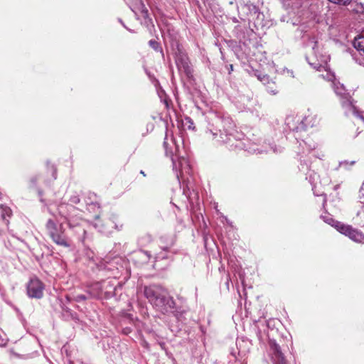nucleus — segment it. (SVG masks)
I'll return each mask as SVG.
<instances>
[{
	"instance_id": "1",
	"label": "nucleus",
	"mask_w": 364,
	"mask_h": 364,
	"mask_svg": "<svg viewBox=\"0 0 364 364\" xmlns=\"http://www.w3.org/2000/svg\"><path fill=\"white\" fill-rule=\"evenodd\" d=\"M208 131L207 137L218 144H227L231 141V133L234 125L229 117H225L217 113H210L207 117Z\"/></svg>"
},
{
	"instance_id": "2",
	"label": "nucleus",
	"mask_w": 364,
	"mask_h": 364,
	"mask_svg": "<svg viewBox=\"0 0 364 364\" xmlns=\"http://www.w3.org/2000/svg\"><path fill=\"white\" fill-rule=\"evenodd\" d=\"M144 294L153 306L162 314L173 312L175 302L173 299L169 296L166 289L159 285H150L144 287ZM174 315L179 318L181 313L176 310Z\"/></svg>"
},
{
	"instance_id": "3",
	"label": "nucleus",
	"mask_w": 364,
	"mask_h": 364,
	"mask_svg": "<svg viewBox=\"0 0 364 364\" xmlns=\"http://www.w3.org/2000/svg\"><path fill=\"white\" fill-rule=\"evenodd\" d=\"M310 43L312 44V53L306 57L309 64L315 70H321L326 69L330 56L323 51V48L320 47L318 43L313 38Z\"/></svg>"
},
{
	"instance_id": "4",
	"label": "nucleus",
	"mask_w": 364,
	"mask_h": 364,
	"mask_svg": "<svg viewBox=\"0 0 364 364\" xmlns=\"http://www.w3.org/2000/svg\"><path fill=\"white\" fill-rule=\"evenodd\" d=\"M95 227L98 229V230L107 235L112 233L114 230H120L122 228V223H120L118 221L117 216L114 214H111L109 217H105L103 218H100V217L97 215L95 218Z\"/></svg>"
},
{
	"instance_id": "5",
	"label": "nucleus",
	"mask_w": 364,
	"mask_h": 364,
	"mask_svg": "<svg viewBox=\"0 0 364 364\" xmlns=\"http://www.w3.org/2000/svg\"><path fill=\"white\" fill-rule=\"evenodd\" d=\"M46 228L48 235L55 244L65 247L70 246L62 225L58 226L52 219H49L46 223Z\"/></svg>"
},
{
	"instance_id": "6",
	"label": "nucleus",
	"mask_w": 364,
	"mask_h": 364,
	"mask_svg": "<svg viewBox=\"0 0 364 364\" xmlns=\"http://www.w3.org/2000/svg\"><path fill=\"white\" fill-rule=\"evenodd\" d=\"M314 117L311 115L288 117L286 123L290 129L296 132L305 130L309 127L314 125Z\"/></svg>"
},
{
	"instance_id": "7",
	"label": "nucleus",
	"mask_w": 364,
	"mask_h": 364,
	"mask_svg": "<svg viewBox=\"0 0 364 364\" xmlns=\"http://www.w3.org/2000/svg\"><path fill=\"white\" fill-rule=\"evenodd\" d=\"M336 226L338 231L348 236L353 241L364 244V234L362 232L343 223H337Z\"/></svg>"
},
{
	"instance_id": "8",
	"label": "nucleus",
	"mask_w": 364,
	"mask_h": 364,
	"mask_svg": "<svg viewBox=\"0 0 364 364\" xmlns=\"http://www.w3.org/2000/svg\"><path fill=\"white\" fill-rule=\"evenodd\" d=\"M43 289V284L37 278L31 279L26 286L27 294L30 298H42Z\"/></svg>"
},
{
	"instance_id": "9",
	"label": "nucleus",
	"mask_w": 364,
	"mask_h": 364,
	"mask_svg": "<svg viewBox=\"0 0 364 364\" xmlns=\"http://www.w3.org/2000/svg\"><path fill=\"white\" fill-rule=\"evenodd\" d=\"M336 93L341 97V103L343 108L345 109V114L346 115L349 114H357V110L353 101L348 93H343L336 90Z\"/></svg>"
},
{
	"instance_id": "10",
	"label": "nucleus",
	"mask_w": 364,
	"mask_h": 364,
	"mask_svg": "<svg viewBox=\"0 0 364 364\" xmlns=\"http://www.w3.org/2000/svg\"><path fill=\"white\" fill-rule=\"evenodd\" d=\"M336 93L341 97V103L343 108L345 109V114L346 115L349 114H357V110L353 101L348 93H343L336 90Z\"/></svg>"
},
{
	"instance_id": "11",
	"label": "nucleus",
	"mask_w": 364,
	"mask_h": 364,
	"mask_svg": "<svg viewBox=\"0 0 364 364\" xmlns=\"http://www.w3.org/2000/svg\"><path fill=\"white\" fill-rule=\"evenodd\" d=\"M178 70L185 74L187 77H191L193 74V69L188 58L185 55H181L176 60Z\"/></svg>"
},
{
	"instance_id": "12",
	"label": "nucleus",
	"mask_w": 364,
	"mask_h": 364,
	"mask_svg": "<svg viewBox=\"0 0 364 364\" xmlns=\"http://www.w3.org/2000/svg\"><path fill=\"white\" fill-rule=\"evenodd\" d=\"M101 288H102L103 296L106 299L110 298L115 295L117 289V280L112 279L100 282Z\"/></svg>"
},
{
	"instance_id": "13",
	"label": "nucleus",
	"mask_w": 364,
	"mask_h": 364,
	"mask_svg": "<svg viewBox=\"0 0 364 364\" xmlns=\"http://www.w3.org/2000/svg\"><path fill=\"white\" fill-rule=\"evenodd\" d=\"M353 46L360 54L359 57H354V59L359 65L364 66V36H358L355 37Z\"/></svg>"
},
{
	"instance_id": "14",
	"label": "nucleus",
	"mask_w": 364,
	"mask_h": 364,
	"mask_svg": "<svg viewBox=\"0 0 364 364\" xmlns=\"http://www.w3.org/2000/svg\"><path fill=\"white\" fill-rule=\"evenodd\" d=\"M270 348L272 352V360L274 362V364H287L280 347L277 343L275 342H271Z\"/></svg>"
},
{
	"instance_id": "15",
	"label": "nucleus",
	"mask_w": 364,
	"mask_h": 364,
	"mask_svg": "<svg viewBox=\"0 0 364 364\" xmlns=\"http://www.w3.org/2000/svg\"><path fill=\"white\" fill-rule=\"evenodd\" d=\"M58 213L63 218H65L68 220V223L70 228H73L70 219V213L73 211L75 210V208L70 204L67 203H61L58 207Z\"/></svg>"
},
{
	"instance_id": "16",
	"label": "nucleus",
	"mask_w": 364,
	"mask_h": 364,
	"mask_svg": "<svg viewBox=\"0 0 364 364\" xmlns=\"http://www.w3.org/2000/svg\"><path fill=\"white\" fill-rule=\"evenodd\" d=\"M120 260V258H114L112 259H109L108 258H106L100 261L99 263H97V265L100 269H107L109 271H114V268L117 269V267L115 265L117 264Z\"/></svg>"
},
{
	"instance_id": "17",
	"label": "nucleus",
	"mask_w": 364,
	"mask_h": 364,
	"mask_svg": "<svg viewBox=\"0 0 364 364\" xmlns=\"http://www.w3.org/2000/svg\"><path fill=\"white\" fill-rule=\"evenodd\" d=\"M87 292L90 294L91 297L100 298L103 296L102 288H101V283L95 282L92 284L87 290Z\"/></svg>"
},
{
	"instance_id": "18",
	"label": "nucleus",
	"mask_w": 364,
	"mask_h": 364,
	"mask_svg": "<svg viewBox=\"0 0 364 364\" xmlns=\"http://www.w3.org/2000/svg\"><path fill=\"white\" fill-rule=\"evenodd\" d=\"M0 208L2 210L1 218L5 221L6 224L8 225L9 224V220H6V216L11 217V215L12 214V211H11L10 208H9L7 206H4L3 205H1Z\"/></svg>"
},
{
	"instance_id": "19",
	"label": "nucleus",
	"mask_w": 364,
	"mask_h": 364,
	"mask_svg": "<svg viewBox=\"0 0 364 364\" xmlns=\"http://www.w3.org/2000/svg\"><path fill=\"white\" fill-rule=\"evenodd\" d=\"M66 298L70 301H76V302H80V301H85L87 299V296L84 294H77V295H75L73 296H67Z\"/></svg>"
},
{
	"instance_id": "20",
	"label": "nucleus",
	"mask_w": 364,
	"mask_h": 364,
	"mask_svg": "<svg viewBox=\"0 0 364 364\" xmlns=\"http://www.w3.org/2000/svg\"><path fill=\"white\" fill-rule=\"evenodd\" d=\"M183 124L188 129H192L193 130L195 129V127L193 126V122L191 119V117H185L184 120L183 121Z\"/></svg>"
},
{
	"instance_id": "21",
	"label": "nucleus",
	"mask_w": 364,
	"mask_h": 364,
	"mask_svg": "<svg viewBox=\"0 0 364 364\" xmlns=\"http://www.w3.org/2000/svg\"><path fill=\"white\" fill-rule=\"evenodd\" d=\"M323 220L326 223L334 227L336 230H337V226H336L337 223H341V222L336 221L333 218L328 217V216L323 217Z\"/></svg>"
},
{
	"instance_id": "22",
	"label": "nucleus",
	"mask_w": 364,
	"mask_h": 364,
	"mask_svg": "<svg viewBox=\"0 0 364 364\" xmlns=\"http://www.w3.org/2000/svg\"><path fill=\"white\" fill-rule=\"evenodd\" d=\"M178 163L181 168V173H183L184 170L189 168V164H188V161L186 159H181Z\"/></svg>"
},
{
	"instance_id": "23",
	"label": "nucleus",
	"mask_w": 364,
	"mask_h": 364,
	"mask_svg": "<svg viewBox=\"0 0 364 364\" xmlns=\"http://www.w3.org/2000/svg\"><path fill=\"white\" fill-rule=\"evenodd\" d=\"M149 45L156 51H158L160 48L159 43L153 39L149 41Z\"/></svg>"
},
{
	"instance_id": "24",
	"label": "nucleus",
	"mask_w": 364,
	"mask_h": 364,
	"mask_svg": "<svg viewBox=\"0 0 364 364\" xmlns=\"http://www.w3.org/2000/svg\"><path fill=\"white\" fill-rule=\"evenodd\" d=\"M328 1L332 3H334V4H343V5L348 4L351 1V0H328Z\"/></svg>"
},
{
	"instance_id": "25",
	"label": "nucleus",
	"mask_w": 364,
	"mask_h": 364,
	"mask_svg": "<svg viewBox=\"0 0 364 364\" xmlns=\"http://www.w3.org/2000/svg\"><path fill=\"white\" fill-rule=\"evenodd\" d=\"M242 9H248L250 11V14H252V11L254 12V14H256L257 13V7L253 5H245L242 7Z\"/></svg>"
},
{
	"instance_id": "26",
	"label": "nucleus",
	"mask_w": 364,
	"mask_h": 364,
	"mask_svg": "<svg viewBox=\"0 0 364 364\" xmlns=\"http://www.w3.org/2000/svg\"><path fill=\"white\" fill-rule=\"evenodd\" d=\"M141 7H142L141 13L143 14V17L144 18L148 17L149 13H148L147 9L145 7V6L143 4H141Z\"/></svg>"
},
{
	"instance_id": "27",
	"label": "nucleus",
	"mask_w": 364,
	"mask_h": 364,
	"mask_svg": "<svg viewBox=\"0 0 364 364\" xmlns=\"http://www.w3.org/2000/svg\"><path fill=\"white\" fill-rule=\"evenodd\" d=\"M334 90H335V91L337 90L338 92H343V93H346V90H345V88L343 87V85H341L340 87L336 86V87H335Z\"/></svg>"
},
{
	"instance_id": "28",
	"label": "nucleus",
	"mask_w": 364,
	"mask_h": 364,
	"mask_svg": "<svg viewBox=\"0 0 364 364\" xmlns=\"http://www.w3.org/2000/svg\"><path fill=\"white\" fill-rule=\"evenodd\" d=\"M87 205H88L89 208H91V207L95 208L96 207L97 208H100V204L97 202L87 203Z\"/></svg>"
},
{
	"instance_id": "29",
	"label": "nucleus",
	"mask_w": 364,
	"mask_h": 364,
	"mask_svg": "<svg viewBox=\"0 0 364 364\" xmlns=\"http://www.w3.org/2000/svg\"><path fill=\"white\" fill-rule=\"evenodd\" d=\"M71 202L73 203H78L80 202V198L78 196H74L70 199Z\"/></svg>"
},
{
	"instance_id": "30",
	"label": "nucleus",
	"mask_w": 364,
	"mask_h": 364,
	"mask_svg": "<svg viewBox=\"0 0 364 364\" xmlns=\"http://www.w3.org/2000/svg\"><path fill=\"white\" fill-rule=\"evenodd\" d=\"M333 77L334 76L332 74L327 73L326 78L328 79V80H332Z\"/></svg>"
},
{
	"instance_id": "31",
	"label": "nucleus",
	"mask_w": 364,
	"mask_h": 364,
	"mask_svg": "<svg viewBox=\"0 0 364 364\" xmlns=\"http://www.w3.org/2000/svg\"><path fill=\"white\" fill-rule=\"evenodd\" d=\"M37 177H33L31 179V182L33 184V185H36V183H37Z\"/></svg>"
},
{
	"instance_id": "32",
	"label": "nucleus",
	"mask_w": 364,
	"mask_h": 364,
	"mask_svg": "<svg viewBox=\"0 0 364 364\" xmlns=\"http://www.w3.org/2000/svg\"><path fill=\"white\" fill-rule=\"evenodd\" d=\"M348 161H343V162H341V163H340V165H341V166H342V165H343V166H346V165H348Z\"/></svg>"
},
{
	"instance_id": "33",
	"label": "nucleus",
	"mask_w": 364,
	"mask_h": 364,
	"mask_svg": "<svg viewBox=\"0 0 364 364\" xmlns=\"http://www.w3.org/2000/svg\"><path fill=\"white\" fill-rule=\"evenodd\" d=\"M172 161H173V168H176V162L174 161V160H173V159H172Z\"/></svg>"
},
{
	"instance_id": "34",
	"label": "nucleus",
	"mask_w": 364,
	"mask_h": 364,
	"mask_svg": "<svg viewBox=\"0 0 364 364\" xmlns=\"http://www.w3.org/2000/svg\"><path fill=\"white\" fill-rule=\"evenodd\" d=\"M355 161H350V165H353V164H355Z\"/></svg>"
},
{
	"instance_id": "35",
	"label": "nucleus",
	"mask_w": 364,
	"mask_h": 364,
	"mask_svg": "<svg viewBox=\"0 0 364 364\" xmlns=\"http://www.w3.org/2000/svg\"><path fill=\"white\" fill-rule=\"evenodd\" d=\"M140 173H141V174H143L144 176H146V175H145V173H144L143 171H140Z\"/></svg>"
},
{
	"instance_id": "36",
	"label": "nucleus",
	"mask_w": 364,
	"mask_h": 364,
	"mask_svg": "<svg viewBox=\"0 0 364 364\" xmlns=\"http://www.w3.org/2000/svg\"><path fill=\"white\" fill-rule=\"evenodd\" d=\"M230 70H232V65H230Z\"/></svg>"
},
{
	"instance_id": "37",
	"label": "nucleus",
	"mask_w": 364,
	"mask_h": 364,
	"mask_svg": "<svg viewBox=\"0 0 364 364\" xmlns=\"http://www.w3.org/2000/svg\"><path fill=\"white\" fill-rule=\"evenodd\" d=\"M230 70H232V65H230Z\"/></svg>"
},
{
	"instance_id": "38",
	"label": "nucleus",
	"mask_w": 364,
	"mask_h": 364,
	"mask_svg": "<svg viewBox=\"0 0 364 364\" xmlns=\"http://www.w3.org/2000/svg\"><path fill=\"white\" fill-rule=\"evenodd\" d=\"M82 232H83V234L85 233V230L84 229H82Z\"/></svg>"
},
{
	"instance_id": "39",
	"label": "nucleus",
	"mask_w": 364,
	"mask_h": 364,
	"mask_svg": "<svg viewBox=\"0 0 364 364\" xmlns=\"http://www.w3.org/2000/svg\"><path fill=\"white\" fill-rule=\"evenodd\" d=\"M164 146H166V141H164Z\"/></svg>"
},
{
	"instance_id": "40",
	"label": "nucleus",
	"mask_w": 364,
	"mask_h": 364,
	"mask_svg": "<svg viewBox=\"0 0 364 364\" xmlns=\"http://www.w3.org/2000/svg\"><path fill=\"white\" fill-rule=\"evenodd\" d=\"M363 11H364V8H363Z\"/></svg>"
}]
</instances>
